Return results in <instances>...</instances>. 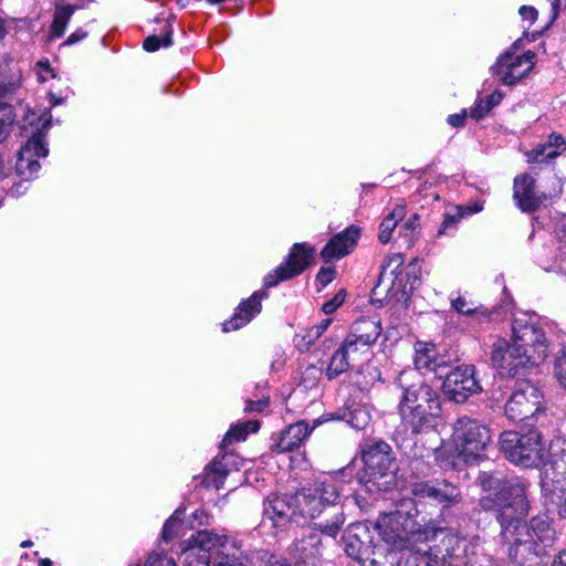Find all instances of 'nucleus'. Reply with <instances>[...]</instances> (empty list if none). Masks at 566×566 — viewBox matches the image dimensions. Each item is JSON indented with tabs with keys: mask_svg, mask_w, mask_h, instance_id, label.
Segmentation results:
<instances>
[{
	"mask_svg": "<svg viewBox=\"0 0 566 566\" xmlns=\"http://www.w3.org/2000/svg\"><path fill=\"white\" fill-rule=\"evenodd\" d=\"M289 555L295 556L296 560L302 562L304 566L313 565L321 555V538L318 534L310 531L305 537L294 543Z\"/></svg>",
	"mask_w": 566,
	"mask_h": 566,
	"instance_id": "5701e85b",
	"label": "nucleus"
},
{
	"mask_svg": "<svg viewBox=\"0 0 566 566\" xmlns=\"http://www.w3.org/2000/svg\"><path fill=\"white\" fill-rule=\"evenodd\" d=\"M51 102L53 105H57L60 103H62V99L61 98H55L54 94H51Z\"/></svg>",
	"mask_w": 566,
	"mask_h": 566,
	"instance_id": "338daca9",
	"label": "nucleus"
},
{
	"mask_svg": "<svg viewBox=\"0 0 566 566\" xmlns=\"http://www.w3.org/2000/svg\"><path fill=\"white\" fill-rule=\"evenodd\" d=\"M380 333L381 325L379 321L361 318L353 324L349 336L358 340L360 347H369L378 339Z\"/></svg>",
	"mask_w": 566,
	"mask_h": 566,
	"instance_id": "a878e982",
	"label": "nucleus"
},
{
	"mask_svg": "<svg viewBox=\"0 0 566 566\" xmlns=\"http://www.w3.org/2000/svg\"><path fill=\"white\" fill-rule=\"evenodd\" d=\"M185 566H212V559L210 555L187 549L185 552Z\"/></svg>",
	"mask_w": 566,
	"mask_h": 566,
	"instance_id": "a18cd8bd",
	"label": "nucleus"
},
{
	"mask_svg": "<svg viewBox=\"0 0 566 566\" xmlns=\"http://www.w3.org/2000/svg\"><path fill=\"white\" fill-rule=\"evenodd\" d=\"M451 307L459 314L468 316L470 323L474 326L481 325L489 321L490 312L488 308L468 301L464 296L458 295L451 298Z\"/></svg>",
	"mask_w": 566,
	"mask_h": 566,
	"instance_id": "bb28decb",
	"label": "nucleus"
},
{
	"mask_svg": "<svg viewBox=\"0 0 566 566\" xmlns=\"http://www.w3.org/2000/svg\"><path fill=\"white\" fill-rule=\"evenodd\" d=\"M335 277V270L332 266L328 268H322L317 275H316V282L322 287H325L327 284H329Z\"/></svg>",
	"mask_w": 566,
	"mask_h": 566,
	"instance_id": "864d4df0",
	"label": "nucleus"
},
{
	"mask_svg": "<svg viewBox=\"0 0 566 566\" xmlns=\"http://www.w3.org/2000/svg\"><path fill=\"white\" fill-rule=\"evenodd\" d=\"M72 14L73 8L70 6L56 8L50 30L51 38H61L64 34Z\"/></svg>",
	"mask_w": 566,
	"mask_h": 566,
	"instance_id": "4c0bfd02",
	"label": "nucleus"
},
{
	"mask_svg": "<svg viewBox=\"0 0 566 566\" xmlns=\"http://www.w3.org/2000/svg\"><path fill=\"white\" fill-rule=\"evenodd\" d=\"M340 348L350 360H355L359 353L368 350L369 347H360L358 340L348 335Z\"/></svg>",
	"mask_w": 566,
	"mask_h": 566,
	"instance_id": "de8ad7c7",
	"label": "nucleus"
},
{
	"mask_svg": "<svg viewBox=\"0 0 566 566\" xmlns=\"http://www.w3.org/2000/svg\"><path fill=\"white\" fill-rule=\"evenodd\" d=\"M247 564L248 558L230 543L218 551L212 559V566H247Z\"/></svg>",
	"mask_w": 566,
	"mask_h": 566,
	"instance_id": "72a5a7b5",
	"label": "nucleus"
},
{
	"mask_svg": "<svg viewBox=\"0 0 566 566\" xmlns=\"http://www.w3.org/2000/svg\"><path fill=\"white\" fill-rule=\"evenodd\" d=\"M314 427H310L305 421H297L289 426L282 433L273 450L282 452H291L297 449L305 439L312 433Z\"/></svg>",
	"mask_w": 566,
	"mask_h": 566,
	"instance_id": "4be33fe9",
	"label": "nucleus"
},
{
	"mask_svg": "<svg viewBox=\"0 0 566 566\" xmlns=\"http://www.w3.org/2000/svg\"><path fill=\"white\" fill-rule=\"evenodd\" d=\"M503 99V94L499 91L493 92L485 98H478L474 106L471 108L470 116L480 120L483 118L493 107L499 105Z\"/></svg>",
	"mask_w": 566,
	"mask_h": 566,
	"instance_id": "c9c22d12",
	"label": "nucleus"
},
{
	"mask_svg": "<svg viewBox=\"0 0 566 566\" xmlns=\"http://www.w3.org/2000/svg\"><path fill=\"white\" fill-rule=\"evenodd\" d=\"M375 527L381 539L394 551L410 552L438 536V532L423 528L410 510L398 509L381 514Z\"/></svg>",
	"mask_w": 566,
	"mask_h": 566,
	"instance_id": "7ed1b4c3",
	"label": "nucleus"
},
{
	"mask_svg": "<svg viewBox=\"0 0 566 566\" xmlns=\"http://www.w3.org/2000/svg\"><path fill=\"white\" fill-rule=\"evenodd\" d=\"M543 412L544 405L541 390L530 381L517 382L505 405L507 418L515 422H525L526 426L532 427Z\"/></svg>",
	"mask_w": 566,
	"mask_h": 566,
	"instance_id": "6e6552de",
	"label": "nucleus"
},
{
	"mask_svg": "<svg viewBox=\"0 0 566 566\" xmlns=\"http://www.w3.org/2000/svg\"><path fill=\"white\" fill-rule=\"evenodd\" d=\"M402 264L403 256L400 253H395L388 256L382 266L381 277H386L387 275L397 277Z\"/></svg>",
	"mask_w": 566,
	"mask_h": 566,
	"instance_id": "37998d69",
	"label": "nucleus"
},
{
	"mask_svg": "<svg viewBox=\"0 0 566 566\" xmlns=\"http://www.w3.org/2000/svg\"><path fill=\"white\" fill-rule=\"evenodd\" d=\"M406 216V206L403 203H397L392 210L384 218L379 226L378 239L381 243H388L391 239L392 232L396 229L399 221Z\"/></svg>",
	"mask_w": 566,
	"mask_h": 566,
	"instance_id": "473e14b6",
	"label": "nucleus"
},
{
	"mask_svg": "<svg viewBox=\"0 0 566 566\" xmlns=\"http://www.w3.org/2000/svg\"><path fill=\"white\" fill-rule=\"evenodd\" d=\"M554 373L566 390V348L558 350L554 365Z\"/></svg>",
	"mask_w": 566,
	"mask_h": 566,
	"instance_id": "49530a36",
	"label": "nucleus"
},
{
	"mask_svg": "<svg viewBox=\"0 0 566 566\" xmlns=\"http://www.w3.org/2000/svg\"><path fill=\"white\" fill-rule=\"evenodd\" d=\"M499 444L509 461L525 468L538 465L544 454L541 436L534 430L524 434L504 431L500 436Z\"/></svg>",
	"mask_w": 566,
	"mask_h": 566,
	"instance_id": "0eeeda50",
	"label": "nucleus"
},
{
	"mask_svg": "<svg viewBox=\"0 0 566 566\" xmlns=\"http://www.w3.org/2000/svg\"><path fill=\"white\" fill-rule=\"evenodd\" d=\"M228 543L224 536H219L209 531H200L191 538V545L188 549L197 551L199 554L210 555L211 559L216 553L223 548Z\"/></svg>",
	"mask_w": 566,
	"mask_h": 566,
	"instance_id": "393cba45",
	"label": "nucleus"
},
{
	"mask_svg": "<svg viewBox=\"0 0 566 566\" xmlns=\"http://www.w3.org/2000/svg\"><path fill=\"white\" fill-rule=\"evenodd\" d=\"M259 428L260 423L256 420H248L237 423L228 430L221 442V447L223 448L226 444L232 443L233 441L244 440L249 433L256 432Z\"/></svg>",
	"mask_w": 566,
	"mask_h": 566,
	"instance_id": "f704fd0d",
	"label": "nucleus"
},
{
	"mask_svg": "<svg viewBox=\"0 0 566 566\" xmlns=\"http://www.w3.org/2000/svg\"><path fill=\"white\" fill-rule=\"evenodd\" d=\"M412 493L422 499H430L443 507H450L461 501V492L458 486L446 481L436 484L417 483Z\"/></svg>",
	"mask_w": 566,
	"mask_h": 566,
	"instance_id": "a211bd4d",
	"label": "nucleus"
},
{
	"mask_svg": "<svg viewBox=\"0 0 566 566\" xmlns=\"http://www.w3.org/2000/svg\"><path fill=\"white\" fill-rule=\"evenodd\" d=\"M36 66H38L40 70H43V71H45V72H49V73H51V72H52V71H51V69H50V66H49L48 61H45V62H44V61H40V62H38V63H36Z\"/></svg>",
	"mask_w": 566,
	"mask_h": 566,
	"instance_id": "e2e57ef3",
	"label": "nucleus"
},
{
	"mask_svg": "<svg viewBox=\"0 0 566 566\" xmlns=\"http://www.w3.org/2000/svg\"><path fill=\"white\" fill-rule=\"evenodd\" d=\"M271 566H304L302 562L296 560L295 556H284L276 559Z\"/></svg>",
	"mask_w": 566,
	"mask_h": 566,
	"instance_id": "4d7b16f0",
	"label": "nucleus"
},
{
	"mask_svg": "<svg viewBox=\"0 0 566 566\" xmlns=\"http://www.w3.org/2000/svg\"><path fill=\"white\" fill-rule=\"evenodd\" d=\"M345 552L348 556L365 564L369 562L371 565L378 563L375 555L376 552L371 551L369 545L359 539V537L349 530L344 537Z\"/></svg>",
	"mask_w": 566,
	"mask_h": 566,
	"instance_id": "c85d7f7f",
	"label": "nucleus"
},
{
	"mask_svg": "<svg viewBox=\"0 0 566 566\" xmlns=\"http://www.w3.org/2000/svg\"><path fill=\"white\" fill-rule=\"evenodd\" d=\"M535 54L531 51L521 55L506 52L492 67L493 73L504 85H513L522 80L534 66Z\"/></svg>",
	"mask_w": 566,
	"mask_h": 566,
	"instance_id": "2eb2a0df",
	"label": "nucleus"
},
{
	"mask_svg": "<svg viewBox=\"0 0 566 566\" xmlns=\"http://www.w3.org/2000/svg\"><path fill=\"white\" fill-rule=\"evenodd\" d=\"M360 237V228L350 226L334 235L323 248L321 256L325 262L338 260L347 255L357 244Z\"/></svg>",
	"mask_w": 566,
	"mask_h": 566,
	"instance_id": "6ab92c4d",
	"label": "nucleus"
},
{
	"mask_svg": "<svg viewBox=\"0 0 566 566\" xmlns=\"http://www.w3.org/2000/svg\"><path fill=\"white\" fill-rule=\"evenodd\" d=\"M332 323V319L331 318H325L323 319L319 324L317 325H314L317 329H319V332L322 334H324V332L328 328V326L331 325Z\"/></svg>",
	"mask_w": 566,
	"mask_h": 566,
	"instance_id": "680f3d73",
	"label": "nucleus"
},
{
	"mask_svg": "<svg viewBox=\"0 0 566 566\" xmlns=\"http://www.w3.org/2000/svg\"><path fill=\"white\" fill-rule=\"evenodd\" d=\"M87 35V33L83 30H76L75 32H73L69 38L67 40L65 41V44L67 45H71V44H74L83 39H85Z\"/></svg>",
	"mask_w": 566,
	"mask_h": 566,
	"instance_id": "bf43d9fd",
	"label": "nucleus"
},
{
	"mask_svg": "<svg viewBox=\"0 0 566 566\" xmlns=\"http://www.w3.org/2000/svg\"><path fill=\"white\" fill-rule=\"evenodd\" d=\"M491 360L501 375L514 376L521 368L533 365V358L514 342L509 344L505 339L494 343Z\"/></svg>",
	"mask_w": 566,
	"mask_h": 566,
	"instance_id": "ddd939ff",
	"label": "nucleus"
},
{
	"mask_svg": "<svg viewBox=\"0 0 566 566\" xmlns=\"http://www.w3.org/2000/svg\"><path fill=\"white\" fill-rule=\"evenodd\" d=\"M452 437L455 450L465 462L479 459L491 441L488 427L469 417L457 420Z\"/></svg>",
	"mask_w": 566,
	"mask_h": 566,
	"instance_id": "1a4fd4ad",
	"label": "nucleus"
},
{
	"mask_svg": "<svg viewBox=\"0 0 566 566\" xmlns=\"http://www.w3.org/2000/svg\"><path fill=\"white\" fill-rule=\"evenodd\" d=\"M172 27L165 22L161 32L159 34H153L145 39L144 49L148 52H155L159 48H168L172 44Z\"/></svg>",
	"mask_w": 566,
	"mask_h": 566,
	"instance_id": "e433bc0d",
	"label": "nucleus"
},
{
	"mask_svg": "<svg viewBox=\"0 0 566 566\" xmlns=\"http://www.w3.org/2000/svg\"><path fill=\"white\" fill-rule=\"evenodd\" d=\"M144 566H177L172 557L161 554H150Z\"/></svg>",
	"mask_w": 566,
	"mask_h": 566,
	"instance_id": "09e8293b",
	"label": "nucleus"
},
{
	"mask_svg": "<svg viewBox=\"0 0 566 566\" xmlns=\"http://www.w3.org/2000/svg\"><path fill=\"white\" fill-rule=\"evenodd\" d=\"M345 292L343 290H340L339 292H337L333 298H331L329 301L325 302L323 304V312L325 314H332L334 313L345 301Z\"/></svg>",
	"mask_w": 566,
	"mask_h": 566,
	"instance_id": "8fccbe9b",
	"label": "nucleus"
},
{
	"mask_svg": "<svg viewBox=\"0 0 566 566\" xmlns=\"http://www.w3.org/2000/svg\"><path fill=\"white\" fill-rule=\"evenodd\" d=\"M32 545V542L31 541H25L21 544L22 547H29Z\"/></svg>",
	"mask_w": 566,
	"mask_h": 566,
	"instance_id": "774afa93",
	"label": "nucleus"
},
{
	"mask_svg": "<svg viewBox=\"0 0 566 566\" xmlns=\"http://www.w3.org/2000/svg\"><path fill=\"white\" fill-rule=\"evenodd\" d=\"M402 389L399 413L412 433H419L441 411L440 397L429 384L419 379L413 369L403 370L396 380Z\"/></svg>",
	"mask_w": 566,
	"mask_h": 566,
	"instance_id": "f03ea898",
	"label": "nucleus"
},
{
	"mask_svg": "<svg viewBox=\"0 0 566 566\" xmlns=\"http://www.w3.org/2000/svg\"><path fill=\"white\" fill-rule=\"evenodd\" d=\"M465 117L467 111L463 109L461 113L449 115L447 122L453 127H462L464 125Z\"/></svg>",
	"mask_w": 566,
	"mask_h": 566,
	"instance_id": "6e6d98bb",
	"label": "nucleus"
},
{
	"mask_svg": "<svg viewBox=\"0 0 566 566\" xmlns=\"http://www.w3.org/2000/svg\"><path fill=\"white\" fill-rule=\"evenodd\" d=\"M345 518L343 514H334L331 520L319 521L315 523V526L324 534L335 537L342 525L344 524Z\"/></svg>",
	"mask_w": 566,
	"mask_h": 566,
	"instance_id": "a19ab883",
	"label": "nucleus"
},
{
	"mask_svg": "<svg viewBox=\"0 0 566 566\" xmlns=\"http://www.w3.org/2000/svg\"><path fill=\"white\" fill-rule=\"evenodd\" d=\"M443 553L441 549H433L438 553L439 565L442 566H474L478 564L479 547L454 534H444L442 537Z\"/></svg>",
	"mask_w": 566,
	"mask_h": 566,
	"instance_id": "f8f14e48",
	"label": "nucleus"
},
{
	"mask_svg": "<svg viewBox=\"0 0 566 566\" xmlns=\"http://www.w3.org/2000/svg\"><path fill=\"white\" fill-rule=\"evenodd\" d=\"M179 511H176L175 514L165 523L161 536L165 541H168L175 536V528L179 524Z\"/></svg>",
	"mask_w": 566,
	"mask_h": 566,
	"instance_id": "3c124183",
	"label": "nucleus"
},
{
	"mask_svg": "<svg viewBox=\"0 0 566 566\" xmlns=\"http://www.w3.org/2000/svg\"><path fill=\"white\" fill-rule=\"evenodd\" d=\"M265 296L266 294L264 292L256 291L249 298L242 301L233 316L223 323V332L237 331L251 322V319L261 312V301Z\"/></svg>",
	"mask_w": 566,
	"mask_h": 566,
	"instance_id": "aec40b11",
	"label": "nucleus"
},
{
	"mask_svg": "<svg viewBox=\"0 0 566 566\" xmlns=\"http://www.w3.org/2000/svg\"><path fill=\"white\" fill-rule=\"evenodd\" d=\"M479 481L485 492L480 505L495 513L511 560L520 566H532L545 551L524 522L530 512L528 485L518 479L502 480L486 472L479 475Z\"/></svg>",
	"mask_w": 566,
	"mask_h": 566,
	"instance_id": "f257e3e1",
	"label": "nucleus"
},
{
	"mask_svg": "<svg viewBox=\"0 0 566 566\" xmlns=\"http://www.w3.org/2000/svg\"><path fill=\"white\" fill-rule=\"evenodd\" d=\"M442 388L446 397L457 403H462L470 396L482 391L473 365L458 366L446 374Z\"/></svg>",
	"mask_w": 566,
	"mask_h": 566,
	"instance_id": "9d476101",
	"label": "nucleus"
},
{
	"mask_svg": "<svg viewBox=\"0 0 566 566\" xmlns=\"http://www.w3.org/2000/svg\"><path fill=\"white\" fill-rule=\"evenodd\" d=\"M323 334L315 326H312L304 331L302 335H298L296 346L300 350H308L311 346L322 336Z\"/></svg>",
	"mask_w": 566,
	"mask_h": 566,
	"instance_id": "c03bdc74",
	"label": "nucleus"
},
{
	"mask_svg": "<svg viewBox=\"0 0 566 566\" xmlns=\"http://www.w3.org/2000/svg\"><path fill=\"white\" fill-rule=\"evenodd\" d=\"M415 367L418 373V370H432L436 374H439L440 377L442 375L440 374V369L446 367V364L443 359H438L436 357V349L432 345L418 343L416 345V354H415Z\"/></svg>",
	"mask_w": 566,
	"mask_h": 566,
	"instance_id": "cd10ccee",
	"label": "nucleus"
},
{
	"mask_svg": "<svg viewBox=\"0 0 566 566\" xmlns=\"http://www.w3.org/2000/svg\"><path fill=\"white\" fill-rule=\"evenodd\" d=\"M342 418L354 429H365L371 419L370 410L367 405L352 402L343 411Z\"/></svg>",
	"mask_w": 566,
	"mask_h": 566,
	"instance_id": "c756f323",
	"label": "nucleus"
},
{
	"mask_svg": "<svg viewBox=\"0 0 566 566\" xmlns=\"http://www.w3.org/2000/svg\"><path fill=\"white\" fill-rule=\"evenodd\" d=\"M439 558V554L433 553V548L427 542L407 553L403 566H438Z\"/></svg>",
	"mask_w": 566,
	"mask_h": 566,
	"instance_id": "7c9ffc66",
	"label": "nucleus"
},
{
	"mask_svg": "<svg viewBox=\"0 0 566 566\" xmlns=\"http://www.w3.org/2000/svg\"><path fill=\"white\" fill-rule=\"evenodd\" d=\"M562 469V463L555 461L553 472L545 471L543 493L546 502L557 510L559 516L566 518V471Z\"/></svg>",
	"mask_w": 566,
	"mask_h": 566,
	"instance_id": "dca6fc26",
	"label": "nucleus"
},
{
	"mask_svg": "<svg viewBox=\"0 0 566 566\" xmlns=\"http://www.w3.org/2000/svg\"><path fill=\"white\" fill-rule=\"evenodd\" d=\"M227 474L228 471L224 465L221 462L214 461L206 475V483L209 486L212 485L216 489H220L223 485Z\"/></svg>",
	"mask_w": 566,
	"mask_h": 566,
	"instance_id": "ea45409f",
	"label": "nucleus"
},
{
	"mask_svg": "<svg viewBox=\"0 0 566 566\" xmlns=\"http://www.w3.org/2000/svg\"><path fill=\"white\" fill-rule=\"evenodd\" d=\"M349 358L339 347L332 356L331 361L326 369L328 379H334L340 374L345 373L349 367Z\"/></svg>",
	"mask_w": 566,
	"mask_h": 566,
	"instance_id": "58836bf2",
	"label": "nucleus"
},
{
	"mask_svg": "<svg viewBox=\"0 0 566 566\" xmlns=\"http://www.w3.org/2000/svg\"><path fill=\"white\" fill-rule=\"evenodd\" d=\"M566 150V140L560 134L553 133L548 140L527 153L528 161L544 163L554 159Z\"/></svg>",
	"mask_w": 566,
	"mask_h": 566,
	"instance_id": "b1692460",
	"label": "nucleus"
},
{
	"mask_svg": "<svg viewBox=\"0 0 566 566\" xmlns=\"http://www.w3.org/2000/svg\"><path fill=\"white\" fill-rule=\"evenodd\" d=\"M527 528L533 534V538H535L536 543H538L544 551L546 547L551 546L556 538L555 530L547 520L543 517H533Z\"/></svg>",
	"mask_w": 566,
	"mask_h": 566,
	"instance_id": "2f4dec72",
	"label": "nucleus"
},
{
	"mask_svg": "<svg viewBox=\"0 0 566 566\" xmlns=\"http://www.w3.org/2000/svg\"><path fill=\"white\" fill-rule=\"evenodd\" d=\"M6 27L3 20L0 18V40L4 38L6 35Z\"/></svg>",
	"mask_w": 566,
	"mask_h": 566,
	"instance_id": "69168bd1",
	"label": "nucleus"
},
{
	"mask_svg": "<svg viewBox=\"0 0 566 566\" xmlns=\"http://www.w3.org/2000/svg\"><path fill=\"white\" fill-rule=\"evenodd\" d=\"M552 1V11L554 13V18L557 15V8L559 4V0H551Z\"/></svg>",
	"mask_w": 566,
	"mask_h": 566,
	"instance_id": "0e129e2a",
	"label": "nucleus"
},
{
	"mask_svg": "<svg viewBox=\"0 0 566 566\" xmlns=\"http://www.w3.org/2000/svg\"><path fill=\"white\" fill-rule=\"evenodd\" d=\"M297 516L294 510L292 495L279 496L272 494L268 496L263 507V518L272 522L274 527L286 524L291 517Z\"/></svg>",
	"mask_w": 566,
	"mask_h": 566,
	"instance_id": "412c9836",
	"label": "nucleus"
},
{
	"mask_svg": "<svg viewBox=\"0 0 566 566\" xmlns=\"http://www.w3.org/2000/svg\"><path fill=\"white\" fill-rule=\"evenodd\" d=\"M520 14L525 20L535 21L537 18V10L534 7L522 6L520 8Z\"/></svg>",
	"mask_w": 566,
	"mask_h": 566,
	"instance_id": "13d9d810",
	"label": "nucleus"
},
{
	"mask_svg": "<svg viewBox=\"0 0 566 566\" xmlns=\"http://www.w3.org/2000/svg\"><path fill=\"white\" fill-rule=\"evenodd\" d=\"M340 489L334 479H325L292 495L296 515L304 520L319 517L328 507L339 500Z\"/></svg>",
	"mask_w": 566,
	"mask_h": 566,
	"instance_id": "39448f33",
	"label": "nucleus"
},
{
	"mask_svg": "<svg viewBox=\"0 0 566 566\" xmlns=\"http://www.w3.org/2000/svg\"><path fill=\"white\" fill-rule=\"evenodd\" d=\"M269 405V399H259L256 401H248L244 410L248 412H261Z\"/></svg>",
	"mask_w": 566,
	"mask_h": 566,
	"instance_id": "5fc2aeb1",
	"label": "nucleus"
},
{
	"mask_svg": "<svg viewBox=\"0 0 566 566\" xmlns=\"http://www.w3.org/2000/svg\"><path fill=\"white\" fill-rule=\"evenodd\" d=\"M314 249L307 243H295L285 264H281L264 277V286L273 287L281 281L301 274L313 261Z\"/></svg>",
	"mask_w": 566,
	"mask_h": 566,
	"instance_id": "4468645a",
	"label": "nucleus"
},
{
	"mask_svg": "<svg viewBox=\"0 0 566 566\" xmlns=\"http://www.w3.org/2000/svg\"><path fill=\"white\" fill-rule=\"evenodd\" d=\"M552 566H566V552H560L553 560Z\"/></svg>",
	"mask_w": 566,
	"mask_h": 566,
	"instance_id": "052dcab7",
	"label": "nucleus"
},
{
	"mask_svg": "<svg viewBox=\"0 0 566 566\" xmlns=\"http://www.w3.org/2000/svg\"><path fill=\"white\" fill-rule=\"evenodd\" d=\"M366 483L374 482L391 473L395 469L391 447L384 441L367 443L361 449Z\"/></svg>",
	"mask_w": 566,
	"mask_h": 566,
	"instance_id": "9b49d317",
	"label": "nucleus"
},
{
	"mask_svg": "<svg viewBox=\"0 0 566 566\" xmlns=\"http://www.w3.org/2000/svg\"><path fill=\"white\" fill-rule=\"evenodd\" d=\"M420 228L419 216L412 214L401 227L400 234L405 238L408 245H411Z\"/></svg>",
	"mask_w": 566,
	"mask_h": 566,
	"instance_id": "79ce46f5",
	"label": "nucleus"
},
{
	"mask_svg": "<svg viewBox=\"0 0 566 566\" xmlns=\"http://www.w3.org/2000/svg\"><path fill=\"white\" fill-rule=\"evenodd\" d=\"M512 342L528 353L533 365H539L548 354V344L539 316L520 313L512 322Z\"/></svg>",
	"mask_w": 566,
	"mask_h": 566,
	"instance_id": "423d86ee",
	"label": "nucleus"
},
{
	"mask_svg": "<svg viewBox=\"0 0 566 566\" xmlns=\"http://www.w3.org/2000/svg\"><path fill=\"white\" fill-rule=\"evenodd\" d=\"M460 216L446 214L444 220L438 230V235L448 234L450 231H453L457 228Z\"/></svg>",
	"mask_w": 566,
	"mask_h": 566,
	"instance_id": "603ef678",
	"label": "nucleus"
},
{
	"mask_svg": "<svg viewBox=\"0 0 566 566\" xmlns=\"http://www.w3.org/2000/svg\"><path fill=\"white\" fill-rule=\"evenodd\" d=\"M52 116L46 109L29 111L23 118L22 133L28 140L18 154L17 172L31 178L40 170L39 157H46L49 149L44 142L45 133L51 127Z\"/></svg>",
	"mask_w": 566,
	"mask_h": 566,
	"instance_id": "20e7f679",
	"label": "nucleus"
},
{
	"mask_svg": "<svg viewBox=\"0 0 566 566\" xmlns=\"http://www.w3.org/2000/svg\"><path fill=\"white\" fill-rule=\"evenodd\" d=\"M513 199L523 212H532L546 200V195L536 188L532 176L522 174L514 179Z\"/></svg>",
	"mask_w": 566,
	"mask_h": 566,
	"instance_id": "f3484780",
	"label": "nucleus"
}]
</instances>
